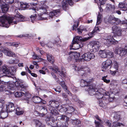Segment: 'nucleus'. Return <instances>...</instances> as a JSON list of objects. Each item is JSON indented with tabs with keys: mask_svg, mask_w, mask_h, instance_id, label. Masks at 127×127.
<instances>
[{
	"mask_svg": "<svg viewBox=\"0 0 127 127\" xmlns=\"http://www.w3.org/2000/svg\"><path fill=\"white\" fill-rule=\"evenodd\" d=\"M86 90L88 91L90 95L95 96L98 99H99V105L100 106L104 107L108 103V101H111L113 98L110 97V93L102 88L97 89L92 86H88L86 87Z\"/></svg>",
	"mask_w": 127,
	"mask_h": 127,
	"instance_id": "1",
	"label": "nucleus"
},
{
	"mask_svg": "<svg viewBox=\"0 0 127 127\" xmlns=\"http://www.w3.org/2000/svg\"><path fill=\"white\" fill-rule=\"evenodd\" d=\"M16 14L14 18L9 17L6 14H4L0 17V26L8 28L10 25L16 24L19 22H23L24 17L18 12L17 10H15Z\"/></svg>",
	"mask_w": 127,
	"mask_h": 127,
	"instance_id": "2",
	"label": "nucleus"
},
{
	"mask_svg": "<svg viewBox=\"0 0 127 127\" xmlns=\"http://www.w3.org/2000/svg\"><path fill=\"white\" fill-rule=\"evenodd\" d=\"M112 29L113 32L112 33H114V35H113L106 34L104 35V39L106 41L107 43L108 44H116L118 43L117 41L115 39V36H121L122 33V30L120 28L116 25H115L112 27Z\"/></svg>",
	"mask_w": 127,
	"mask_h": 127,
	"instance_id": "3",
	"label": "nucleus"
},
{
	"mask_svg": "<svg viewBox=\"0 0 127 127\" xmlns=\"http://www.w3.org/2000/svg\"><path fill=\"white\" fill-rule=\"evenodd\" d=\"M89 38H82L81 36H77L73 38L72 43L70 45V49H74L77 50L82 47L83 44L81 41H85L88 39Z\"/></svg>",
	"mask_w": 127,
	"mask_h": 127,
	"instance_id": "4",
	"label": "nucleus"
},
{
	"mask_svg": "<svg viewBox=\"0 0 127 127\" xmlns=\"http://www.w3.org/2000/svg\"><path fill=\"white\" fill-rule=\"evenodd\" d=\"M49 8V7L46 5H44V6H41L39 7L38 9L37 7H33L31 10V12L33 13H36L39 16V20H45L46 18H42L40 16H42L43 14L47 13V11Z\"/></svg>",
	"mask_w": 127,
	"mask_h": 127,
	"instance_id": "5",
	"label": "nucleus"
},
{
	"mask_svg": "<svg viewBox=\"0 0 127 127\" xmlns=\"http://www.w3.org/2000/svg\"><path fill=\"white\" fill-rule=\"evenodd\" d=\"M49 104L50 106L51 113L55 115L58 114V113L56 108L58 106L59 102L55 100H52L49 101Z\"/></svg>",
	"mask_w": 127,
	"mask_h": 127,
	"instance_id": "6",
	"label": "nucleus"
},
{
	"mask_svg": "<svg viewBox=\"0 0 127 127\" xmlns=\"http://www.w3.org/2000/svg\"><path fill=\"white\" fill-rule=\"evenodd\" d=\"M100 46V43L98 41H91L88 45V47L95 52L98 50Z\"/></svg>",
	"mask_w": 127,
	"mask_h": 127,
	"instance_id": "7",
	"label": "nucleus"
},
{
	"mask_svg": "<svg viewBox=\"0 0 127 127\" xmlns=\"http://www.w3.org/2000/svg\"><path fill=\"white\" fill-rule=\"evenodd\" d=\"M104 21L106 23L108 22L112 24L116 25L118 24L119 22H120V19H119L116 18L114 16L111 15L107 19H105Z\"/></svg>",
	"mask_w": 127,
	"mask_h": 127,
	"instance_id": "8",
	"label": "nucleus"
},
{
	"mask_svg": "<svg viewBox=\"0 0 127 127\" xmlns=\"http://www.w3.org/2000/svg\"><path fill=\"white\" fill-rule=\"evenodd\" d=\"M119 65L116 61H114L112 64L110 68V73L112 75H115L118 69Z\"/></svg>",
	"mask_w": 127,
	"mask_h": 127,
	"instance_id": "9",
	"label": "nucleus"
},
{
	"mask_svg": "<svg viewBox=\"0 0 127 127\" xmlns=\"http://www.w3.org/2000/svg\"><path fill=\"white\" fill-rule=\"evenodd\" d=\"M82 59L84 60L88 61L91 59L94 58L95 56L93 53L90 52H88L84 53L82 56Z\"/></svg>",
	"mask_w": 127,
	"mask_h": 127,
	"instance_id": "10",
	"label": "nucleus"
},
{
	"mask_svg": "<svg viewBox=\"0 0 127 127\" xmlns=\"http://www.w3.org/2000/svg\"><path fill=\"white\" fill-rule=\"evenodd\" d=\"M4 1L5 0H0V6L2 12L6 13L8 10L9 6L3 1Z\"/></svg>",
	"mask_w": 127,
	"mask_h": 127,
	"instance_id": "11",
	"label": "nucleus"
},
{
	"mask_svg": "<svg viewBox=\"0 0 127 127\" xmlns=\"http://www.w3.org/2000/svg\"><path fill=\"white\" fill-rule=\"evenodd\" d=\"M112 63V61L110 60H108L103 62L101 66L103 69L102 70L103 71H105L108 69L111 64Z\"/></svg>",
	"mask_w": 127,
	"mask_h": 127,
	"instance_id": "12",
	"label": "nucleus"
},
{
	"mask_svg": "<svg viewBox=\"0 0 127 127\" xmlns=\"http://www.w3.org/2000/svg\"><path fill=\"white\" fill-rule=\"evenodd\" d=\"M116 9V7L114 5H112L111 4L108 3L106 4L105 10L107 12L111 13L113 12Z\"/></svg>",
	"mask_w": 127,
	"mask_h": 127,
	"instance_id": "13",
	"label": "nucleus"
},
{
	"mask_svg": "<svg viewBox=\"0 0 127 127\" xmlns=\"http://www.w3.org/2000/svg\"><path fill=\"white\" fill-rule=\"evenodd\" d=\"M7 88L8 89V92L9 94L14 93V92H13L12 91L15 90L16 89L14 83L12 81L9 82L8 84Z\"/></svg>",
	"mask_w": 127,
	"mask_h": 127,
	"instance_id": "14",
	"label": "nucleus"
},
{
	"mask_svg": "<svg viewBox=\"0 0 127 127\" xmlns=\"http://www.w3.org/2000/svg\"><path fill=\"white\" fill-rule=\"evenodd\" d=\"M52 64V66H48V68L50 69L51 71L56 73H57L59 75H61L62 73L60 71L58 68L57 66L54 64Z\"/></svg>",
	"mask_w": 127,
	"mask_h": 127,
	"instance_id": "15",
	"label": "nucleus"
},
{
	"mask_svg": "<svg viewBox=\"0 0 127 127\" xmlns=\"http://www.w3.org/2000/svg\"><path fill=\"white\" fill-rule=\"evenodd\" d=\"M15 95L16 97H20L22 96H24L28 98H29L31 96V94L28 92H26L25 94L19 92H16L15 94Z\"/></svg>",
	"mask_w": 127,
	"mask_h": 127,
	"instance_id": "16",
	"label": "nucleus"
},
{
	"mask_svg": "<svg viewBox=\"0 0 127 127\" xmlns=\"http://www.w3.org/2000/svg\"><path fill=\"white\" fill-rule=\"evenodd\" d=\"M75 69V70L78 71V73L80 75L83 76L84 73V71H86L87 68L86 67L83 66L78 67L76 66Z\"/></svg>",
	"mask_w": 127,
	"mask_h": 127,
	"instance_id": "17",
	"label": "nucleus"
},
{
	"mask_svg": "<svg viewBox=\"0 0 127 127\" xmlns=\"http://www.w3.org/2000/svg\"><path fill=\"white\" fill-rule=\"evenodd\" d=\"M2 52L6 56L9 57H15L16 55L13 52L9 49H4L2 51Z\"/></svg>",
	"mask_w": 127,
	"mask_h": 127,
	"instance_id": "18",
	"label": "nucleus"
},
{
	"mask_svg": "<svg viewBox=\"0 0 127 127\" xmlns=\"http://www.w3.org/2000/svg\"><path fill=\"white\" fill-rule=\"evenodd\" d=\"M100 31V29L98 27H95L91 32H90L88 33V35L89 37H88L89 39L92 37L95 34L96 32H99Z\"/></svg>",
	"mask_w": 127,
	"mask_h": 127,
	"instance_id": "19",
	"label": "nucleus"
},
{
	"mask_svg": "<svg viewBox=\"0 0 127 127\" xmlns=\"http://www.w3.org/2000/svg\"><path fill=\"white\" fill-rule=\"evenodd\" d=\"M9 72V70L5 66H3L1 70H0V78L3 76V73L8 74Z\"/></svg>",
	"mask_w": 127,
	"mask_h": 127,
	"instance_id": "20",
	"label": "nucleus"
},
{
	"mask_svg": "<svg viewBox=\"0 0 127 127\" xmlns=\"http://www.w3.org/2000/svg\"><path fill=\"white\" fill-rule=\"evenodd\" d=\"M15 85L18 87H20L22 88H25V82L24 81L21 79L18 80L15 83Z\"/></svg>",
	"mask_w": 127,
	"mask_h": 127,
	"instance_id": "21",
	"label": "nucleus"
},
{
	"mask_svg": "<svg viewBox=\"0 0 127 127\" xmlns=\"http://www.w3.org/2000/svg\"><path fill=\"white\" fill-rule=\"evenodd\" d=\"M69 54L72 58H74L75 60H77L80 56L79 53H75L74 52H70Z\"/></svg>",
	"mask_w": 127,
	"mask_h": 127,
	"instance_id": "22",
	"label": "nucleus"
},
{
	"mask_svg": "<svg viewBox=\"0 0 127 127\" xmlns=\"http://www.w3.org/2000/svg\"><path fill=\"white\" fill-rule=\"evenodd\" d=\"M57 119L58 120H66L65 123H67L69 120V118L66 116L63 115H60L58 116Z\"/></svg>",
	"mask_w": 127,
	"mask_h": 127,
	"instance_id": "23",
	"label": "nucleus"
},
{
	"mask_svg": "<svg viewBox=\"0 0 127 127\" xmlns=\"http://www.w3.org/2000/svg\"><path fill=\"white\" fill-rule=\"evenodd\" d=\"M6 108L8 109L9 112L13 111L15 109L14 104L12 102H9V104L6 105Z\"/></svg>",
	"mask_w": 127,
	"mask_h": 127,
	"instance_id": "24",
	"label": "nucleus"
},
{
	"mask_svg": "<svg viewBox=\"0 0 127 127\" xmlns=\"http://www.w3.org/2000/svg\"><path fill=\"white\" fill-rule=\"evenodd\" d=\"M118 7L120 8H123L124 10H127V3L125 2L119 3Z\"/></svg>",
	"mask_w": 127,
	"mask_h": 127,
	"instance_id": "25",
	"label": "nucleus"
},
{
	"mask_svg": "<svg viewBox=\"0 0 127 127\" xmlns=\"http://www.w3.org/2000/svg\"><path fill=\"white\" fill-rule=\"evenodd\" d=\"M47 59L48 61L50 63L53 64L55 62L54 57L51 54H47Z\"/></svg>",
	"mask_w": 127,
	"mask_h": 127,
	"instance_id": "26",
	"label": "nucleus"
},
{
	"mask_svg": "<svg viewBox=\"0 0 127 127\" xmlns=\"http://www.w3.org/2000/svg\"><path fill=\"white\" fill-rule=\"evenodd\" d=\"M99 56L102 58H105L107 56L106 50H100L99 52Z\"/></svg>",
	"mask_w": 127,
	"mask_h": 127,
	"instance_id": "27",
	"label": "nucleus"
},
{
	"mask_svg": "<svg viewBox=\"0 0 127 127\" xmlns=\"http://www.w3.org/2000/svg\"><path fill=\"white\" fill-rule=\"evenodd\" d=\"M119 54L120 56H123L127 54V48L125 47V48H122L119 50Z\"/></svg>",
	"mask_w": 127,
	"mask_h": 127,
	"instance_id": "28",
	"label": "nucleus"
},
{
	"mask_svg": "<svg viewBox=\"0 0 127 127\" xmlns=\"http://www.w3.org/2000/svg\"><path fill=\"white\" fill-rule=\"evenodd\" d=\"M59 9L56 10L51 11L49 14V17L52 18L53 16L56 15L59 13Z\"/></svg>",
	"mask_w": 127,
	"mask_h": 127,
	"instance_id": "29",
	"label": "nucleus"
},
{
	"mask_svg": "<svg viewBox=\"0 0 127 127\" xmlns=\"http://www.w3.org/2000/svg\"><path fill=\"white\" fill-rule=\"evenodd\" d=\"M32 100L34 103H38L41 101L42 99L38 96H34L33 97Z\"/></svg>",
	"mask_w": 127,
	"mask_h": 127,
	"instance_id": "30",
	"label": "nucleus"
},
{
	"mask_svg": "<svg viewBox=\"0 0 127 127\" xmlns=\"http://www.w3.org/2000/svg\"><path fill=\"white\" fill-rule=\"evenodd\" d=\"M57 82L61 85L62 88H63L65 91L67 90V87L65 85L64 82L63 80L61 82L59 80L58 81H57Z\"/></svg>",
	"mask_w": 127,
	"mask_h": 127,
	"instance_id": "31",
	"label": "nucleus"
},
{
	"mask_svg": "<svg viewBox=\"0 0 127 127\" xmlns=\"http://www.w3.org/2000/svg\"><path fill=\"white\" fill-rule=\"evenodd\" d=\"M68 5L67 2V0H63L62 2V6L63 9L65 10L67 8Z\"/></svg>",
	"mask_w": 127,
	"mask_h": 127,
	"instance_id": "32",
	"label": "nucleus"
},
{
	"mask_svg": "<svg viewBox=\"0 0 127 127\" xmlns=\"http://www.w3.org/2000/svg\"><path fill=\"white\" fill-rule=\"evenodd\" d=\"M125 126V125L123 124L117 122H113L112 127H116L119 126L120 127H123Z\"/></svg>",
	"mask_w": 127,
	"mask_h": 127,
	"instance_id": "33",
	"label": "nucleus"
},
{
	"mask_svg": "<svg viewBox=\"0 0 127 127\" xmlns=\"http://www.w3.org/2000/svg\"><path fill=\"white\" fill-rule=\"evenodd\" d=\"M88 84V82L87 81H85L84 80L82 79L81 80V86L82 87H85V89L86 90V88L87 86H89L87 85Z\"/></svg>",
	"mask_w": 127,
	"mask_h": 127,
	"instance_id": "34",
	"label": "nucleus"
},
{
	"mask_svg": "<svg viewBox=\"0 0 127 127\" xmlns=\"http://www.w3.org/2000/svg\"><path fill=\"white\" fill-rule=\"evenodd\" d=\"M120 114L119 112L115 113L114 116V119L116 121H118L120 119Z\"/></svg>",
	"mask_w": 127,
	"mask_h": 127,
	"instance_id": "35",
	"label": "nucleus"
},
{
	"mask_svg": "<svg viewBox=\"0 0 127 127\" xmlns=\"http://www.w3.org/2000/svg\"><path fill=\"white\" fill-rule=\"evenodd\" d=\"M35 121L36 127H45V125L42 124L38 120H36Z\"/></svg>",
	"mask_w": 127,
	"mask_h": 127,
	"instance_id": "36",
	"label": "nucleus"
},
{
	"mask_svg": "<svg viewBox=\"0 0 127 127\" xmlns=\"http://www.w3.org/2000/svg\"><path fill=\"white\" fill-rule=\"evenodd\" d=\"M64 111L66 112L67 111H69V112L71 113L74 111V108L72 107L68 106V107H65Z\"/></svg>",
	"mask_w": 127,
	"mask_h": 127,
	"instance_id": "37",
	"label": "nucleus"
},
{
	"mask_svg": "<svg viewBox=\"0 0 127 127\" xmlns=\"http://www.w3.org/2000/svg\"><path fill=\"white\" fill-rule=\"evenodd\" d=\"M20 8L21 10H24L25 8L29 7V5L26 4L20 3Z\"/></svg>",
	"mask_w": 127,
	"mask_h": 127,
	"instance_id": "38",
	"label": "nucleus"
},
{
	"mask_svg": "<svg viewBox=\"0 0 127 127\" xmlns=\"http://www.w3.org/2000/svg\"><path fill=\"white\" fill-rule=\"evenodd\" d=\"M16 114L18 115H20L22 114L23 112L21 111V109L19 107H17L16 108Z\"/></svg>",
	"mask_w": 127,
	"mask_h": 127,
	"instance_id": "39",
	"label": "nucleus"
},
{
	"mask_svg": "<svg viewBox=\"0 0 127 127\" xmlns=\"http://www.w3.org/2000/svg\"><path fill=\"white\" fill-rule=\"evenodd\" d=\"M8 113L7 112H1L0 114V117L3 119L6 118L8 116Z\"/></svg>",
	"mask_w": 127,
	"mask_h": 127,
	"instance_id": "40",
	"label": "nucleus"
},
{
	"mask_svg": "<svg viewBox=\"0 0 127 127\" xmlns=\"http://www.w3.org/2000/svg\"><path fill=\"white\" fill-rule=\"evenodd\" d=\"M106 1V0H98L95 2L98 4L99 3L101 6V5H103L105 4Z\"/></svg>",
	"mask_w": 127,
	"mask_h": 127,
	"instance_id": "41",
	"label": "nucleus"
},
{
	"mask_svg": "<svg viewBox=\"0 0 127 127\" xmlns=\"http://www.w3.org/2000/svg\"><path fill=\"white\" fill-rule=\"evenodd\" d=\"M7 45L8 46H12L16 47H18V46L19 43H17L13 42L11 43V42H7Z\"/></svg>",
	"mask_w": 127,
	"mask_h": 127,
	"instance_id": "42",
	"label": "nucleus"
},
{
	"mask_svg": "<svg viewBox=\"0 0 127 127\" xmlns=\"http://www.w3.org/2000/svg\"><path fill=\"white\" fill-rule=\"evenodd\" d=\"M72 122L73 124H74L76 125L80 124L81 123L80 121L79 120L77 119H76L75 120H72Z\"/></svg>",
	"mask_w": 127,
	"mask_h": 127,
	"instance_id": "43",
	"label": "nucleus"
},
{
	"mask_svg": "<svg viewBox=\"0 0 127 127\" xmlns=\"http://www.w3.org/2000/svg\"><path fill=\"white\" fill-rule=\"evenodd\" d=\"M0 91L1 92H3L5 91L6 93V94H9V93L7 92H8V90H5V86L3 85H1L0 87Z\"/></svg>",
	"mask_w": 127,
	"mask_h": 127,
	"instance_id": "44",
	"label": "nucleus"
},
{
	"mask_svg": "<svg viewBox=\"0 0 127 127\" xmlns=\"http://www.w3.org/2000/svg\"><path fill=\"white\" fill-rule=\"evenodd\" d=\"M18 62V61L17 60H13L12 59H10L8 61V63L10 64H16Z\"/></svg>",
	"mask_w": 127,
	"mask_h": 127,
	"instance_id": "45",
	"label": "nucleus"
},
{
	"mask_svg": "<svg viewBox=\"0 0 127 127\" xmlns=\"http://www.w3.org/2000/svg\"><path fill=\"white\" fill-rule=\"evenodd\" d=\"M107 56L109 58H112L113 56V53L109 50H106Z\"/></svg>",
	"mask_w": 127,
	"mask_h": 127,
	"instance_id": "46",
	"label": "nucleus"
},
{
	"mask_svg": "<svg viewBox=\"0 0 127 127\" xmlns=\"http://www.w3.org/2000/svg\"><path fill=\"white\" fill-rule=\"evenodd\" d=\"M107 76V75H106V76H104L103 77L102 79L104 82L107 83H108L110 82V80L109 79H106Z\"/></svg>",
	"mask_w": 127,
	"mask_h": 127,
	"instance_id": "47",
	"label": "nucleus"
},
{
	"mask_svg": "<svg viewBox=\"0 0 127 127\" xmlns=\"http://www.w3.org/2000/svg\"><path fill=\"white\" fill-rule=\"evenodd\" d=\"M62 96L64 99L67 102L69 101V99L68 98V96L66 95L65 93H62Z\"/></svg>",
	"mask_w": 127,
	"mask_h": 127,
	"instance_id": "48",
	"label": "nucleus"
},
{
	"mask_svg": "<svg viewBox=\"0 0 127 127\" xmlns=\"http://www.w3.org/2000/svg\"><path fill=\"white\" fill-rule=\"evenodd\" d=\"M37 14L35 13L34 14L32 15L30 17L31 20V21L32 23L34 22V21L35 20Z\"/></svg>",
	"mask_w": 127,
	"mask_h": 127,
	"instance_id": "49",
	"label": "nucleus"
},
{
	"mask_svg": "<svg viewBox=\"0 0 127 127\" xmlns=\"http://www.w3.org/2000/svg\"><path fill=\"white\" fill-rule=\"evenodd\" d=\"M58 106L56 108V109H57L59 111H62L63 110H64V108L65 107H63L62 106L59 104H59Z\"/></svg>",
	"mask_w": 127,
	"mask_h": 127,
	"instance_id": "50",
	"label": "nucleus"
},
{
	"mask_svg": "<svg viewBox=\"0 0 127 127\" xmlns=\"http://www.w3.org/2000/svg\"><path fill=\"white\" fill-rule=\"evenodd\" d=\"M8 109L7 108H6V106H4L3 107V108L1 109V112H9L8 111Z\"/></svg>",
	"mask_w": 127,
	"mask_h": 127,
	"instance_id": "51",
	"label": "nucleus"
},
{
	"mask_svg": "<svg viewBox=\"0 0 127 127\" xmlns=\"http://www.w3.org/2000/svg\"><path fill=\"white\" fill-rule=\"evenodd\" d=\"M95 125L96 127H103V126L102 124L100 123L95 120Z\"/></svg>",
	"mask_w": 127,
	"mask_h": 127,
	"instance_id": "52",
	"label": "nucleus"
},
{
	"mask_svg": "<svg viewBox=\"0 0 127 127\" xmlns=\"http://www.w3.org/2000/svg\"><path fill=\"white\" fill-rule=\"evenodd\" d=\"M101 15L100 14H99L97 17V21L96 24V25H98L100 23V19L101 18Z\"/></svg>",
	"mask_w": 127,
	"mask_h": 127,
	"instance_id": "53",
	"label": "nucleus"
},
{
	"mask_svg": "<svg viewBox=\"0 0 127 127\" xmlns=\"http://www.w3.org/2000/svg\"><path fill=\"white\" fill-rule=\"evenodd\" d=\"M68 125V123H65L60 125H58V126H57V127H67Z\"/></svg>",
	"mask_w": 127,
	"mask_h": 127,
	"instance_id": "54",
	"label": "nucleus"
},
{
	"mask_svg": "<svg viewBox=\"0 0 127 127\" xmlns=\"http://www.w3.org/2000/svg\"><path fill=\"white\" fill-rule=\"evenodd\" d=\"M53 89L56 92H58L59 93H61V87H57V88H54Z\"/></svg>",
	"mask_w": 127,
	"mask_h": 127,
	"instance_id": "55",
	"label": "nucleus"
},
{
	"mask_svg": "<svg viewBox=\"0 0 127 127\" xmlns=\"http://www.w3.org/2000/svg\"><path fill=\"white\" fill-rule=\"evenodd\" d=\"M53 77L55 79V80L56 81H58L59 80H58V76H57L53 72H51V73Z\"/></svg>",
	"mask_w": 127,
	"mask_h": 127,
	"instance_id": "56",
	"label": "nucleus"
},
{
	"mask_svg": "<svg viewBox=\"0 0 127 127\" xmlns=\"http://www.w3.org/2000/svg\"><path fill=\"white\" fill-rule=\"evenodd\" d=\"M83 30L84 29L81 28V27H80L79 28H78L77 29V31L78 33L79 34H81Z\"/></svg>",
	"mask_w": 127,
	"mask_h": 127,
	"instance_id": "57",
	"label": "nucleus"
},
{
	"mask_svg": "<svg viewBox=\"0 0 127 127\" xmlns=\"http://www.w3.org/2000/svg\"><path fill=\"white\" fill-rule=\"evenodd\" d=\"M46 3L45 1H42L39 3V4L41 6H44L45 5Z\"/></svg>",
	"mask_w": 127,
	"mask_h": 127,
	"instance_id": "58",
	"label": "nucleus"
},
{
	"mask_svg": "<svg viewBox=\"0 0 127 127\" xmlns=\"http://www.w3.org/2000/svg\"><path fill=\"white\" fill-rule=\"evenodd\" d=\"M113 13H117L118 14H121V11L119 10H114L113 11Z\"/></svg>",
	"mask_w": 127,
	"mask_h": 127,
	"instance_id": "59",
	"label": "nucleus"
},
{
	"mask_svg": "<svg viewBox=\"0 0 127 127\" xmlns=\"http://www.w3.org/2000/svg\"><path fill=\"white\" fill-rule=\"evenodd\" d=\"M106 125L109 127H111V126H112V125L111 124L110 122L109 121H106Z\"/></svg>",
	"mask_w": 127,
	"mask_h": 127,
	"instance_id": "60",
	"label": "nucleus"
},
{
	"mask_svg": "<svg viewBox=\"0 0 127 127\" xmlns=\"http://www.w3.org/2000/svg\"><path fill=\"white\" fill-rule=\"evenodd\" d=\"M4 103V100H0V108L2 106H3V104Z\"/></svg>",
	"mask_w": 127,
	"mask_h": 127,
	"instance_id": "61",
	"label": "nucleus"
},
{
	"mask_svg": "<svg viewBox=\"0 0 127 127\" xmlns=\"http://www.w3.org/2000/svg\"><path fill=\"white\" fill-rule=\"evenodd\" d=\"M93 79H90L89 80V81H87V82H88V84H87V85H88L89 86H90L91 85L92 86H93V87L94 88H95L94 86L93 85H90L89 84H90L92 82H93Z\"/></svg>",
	"mask_w": 127,
	"mask_h": 127,
	"instance_id": "62",
	"label": "nucleus"
},
{
	"mask_svg": "<svg viewBox=\"0 0 127 127\" xmlns=\"http://www.w3.org/2000/svg\"><path fill=\"white\" fill-rule=\"evenodd\" d=\"M33 58L34 59H38L39 58V57L37 56L36 54H34L32 56Z\"/></svg>",
	"mask_w": 127,
	"mask_h": 127,
	"instance_id": "63",
	"label": "nucleus"
},
{
	"mask_svg": "<svg viewBox=\"0 0 127 127\" xmlns=\"http://www.w3.org/2000/svg\"><path fill=\"white\" fill-rule=\"evenodd\" d=\"M122 83L127 84V79H125L123 80L122 82Z\"/></svg>",
	"mask_w": 127,
	"mask_h": 127,
	"instance_id": "64",
	"label": "nucleus"
}]
</instances>
